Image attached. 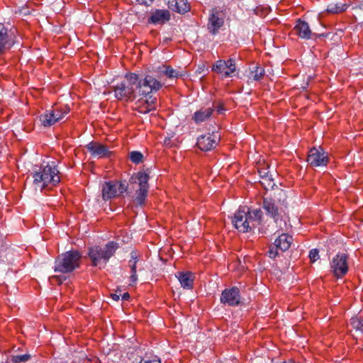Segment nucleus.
I'll return each mask as SVG.
<instances>
[{"label": "nucleus", "instance_id": "nucleus-1", "mask_svg": "<svg viewBox=\"0 0 363 363\" xmlns=\"http://www.w3.org/2000/svg\"><path fill=\"white\" fill-rule=\"evenodd\" d=\"M60 172L54 162L41 166L38 171L33 173V184L35 190L42 191L49 185L56 186L60 182Z\"/></svg>", "mask_w": 363, "mask_h": 363}, {"label": "nucleus", "instance_id": "nucleus-2", "mask_svg": "<svg viewBox=\"0 0 363 363\" xmlns=\"http://www.w3.org/2000/svg\"><path fill=\"white\" fill-rule=\"evenodd\" d=\"M138 75L135 73L127 74L121 84L113 86L115 97L120 101H130L137 96L136 90H139Z\"/></svg>", "mask_w": 363, "mask_h": 363}, {"label": "nucleus", "instance_id": "nucleus-3", "mask_svg": "<svg viewBox=\"0 0 363 363\" xmlns=\"http://www.w3.org/2000/svg\"><path fill=\"white\" fill-rule=\"evenodd\" d=\"M82 255L77 250H71L60 255L55 259L54 270L63 274L69 273L78 268Z\"/></svg>", "mask_w": 363, "mask_h": 363}, {"label": "nucleus", "instance_id": "nucleus-4", "mask_svg": "<svg viewBox=\"0 0 363 363\" xmlns=\"http://www.w3.org/2000/svg\"><path fill=\"white\" fill-rule=\"evenodd\" d=\"M118 248V243L108 242L105 246H94L89 249V257L94 267L106 265L109 259L114 255Z\"/></svg>", "mask_w": 363, "mask_h": 363}, {"label": "nucleus", "instance_id": "nucleus-5", "mask_svg": "<svg viewBox=\"0 0 363 363\" xmlns=\"http://www.w3.org/2000/svg\"><path fill=\"white\" fill-rule=\"evenodd\" d=\"M149 175L144 172H138L133 174L129 182L132 185H136L138 189H136L134 202L136 205L143 206L145 203L149 189Z\"/></svg>", "mask_w": 363, "mask_h": 363}, {"label": "nucleus", "instance_id": "nucleus-6", "mask_svg": "<svg viewBox=\"0 0 363 363\" xmlns=\"http://www.w3.org/2000/svg\"><path fill=\"white\" fill-rule=\"evenodd\" d=\"M262 208L266 213L274 219L277 226L281 230H284L286 226V223L282 219L281 211L279 208L277 201L270 197H265L263 199Z\"/></svg>", "mask_w": 363, "mask_h": 363}, {"label": "nucleus", "instance_id": "nucleus-7", "mask_svg": "<svg viewBox=\"0 0 363 363\" xmlns=\"http://www.w3.org/2000/svg\"><path fill=\"white\" fill-rule=\"evenodd\" d=\"M348 257L345 253H339L334 257L330 262V268L337 278L344 277L348 272Z\"/></svg>", "mask_w": 363, "mask_h": 363}, {"label": "nucleus", "instance_id": "nucleus-8", "mask_svg": "<svg viewBox=\"0 0 363 363\" xmlns=\"http://www.w3.org/2000/svg\"><path fill=\"white\" fill-rule=\"evenodd\" d=\"M224 24V13L223 11L216 8L212 9L210 11L208 23V30L213 35L216 34L218 30Z\"/></svg>", "mask_w": 363, "mask_h": 363}, {"label": "nucleus", "instance_id": "nucleus-9", "mask_svg": "<svg viewBox=\"0 0 363 363\" xmlns=\"http://www.w3.org/2000/svg\"><path fill=\"white\" fill-rule=\"evenodd\" d=\"M140 87L138 94L147 95L152 91H158L162 86V83L150 75L146 76L143 80H139Z\"/></svg>", "mask_w": 363, "mask_h": 363}, {"label": "nucleus", "instance_id": "nucleus-10", "mask_svg": "<svg viewBox=\"0 0 363 363\" xmlns=\"http://www.w3.org/2000/svg\"><path fill=\"white\" fill-rule=\"evenodd\" d=\"M307 162L312 167L325 166L328 158L322 148L313 147L309 151Z\"/></svg>", "mask_w": 363, "mask_h": 363}, {"label": "nucleus", "instance_id": "nucleus-11", "mask_svg": "<svg viewBox=\"0 0 363 363\" xmlns=\"http://www.w3.org/2000/svg\"><path fill=\"white\" fill-rule=\"evenodd\" d=\"M236 69L234 60L229 59L228 60H219L213 65L212 70L221 74L225 77H230Z\"/></svg>", "mask_w": 363, "mask_h": 363}, {"label": "nucleus", "instance_id": "nucleus-12", "mask_svg": "<svg viewBox=\"0 0 363 363\" xmlns=\"http://www.w3.org/2000/svg\"><path fill=\"white\" fill-rule=\"evenodd\" d=\"M220 300L222 303L230 306H238L240 303L239 289L235 286L229 289H225L221 294Z\"/></svg>", "mask_w": 363, "mask_h": 363}, {"label": "nucleus", "instance_id": "nucleus-13", "mask_svg": "<svg viewBox=\"0 0 363 363\" xmlns=\"http://www.w3.org/2000/svg\"><path fill=\"white\" fill-rule=\"evenodd\" d=\"M220 136L215 133H208L205 135H201L197 139V146L202 151H209L214 148L217 145Z\"/></svg>", "mask_w": 363, "mask_h": 363}, {"label": "nucleus", "instance_id": "nucleus-14", "mask_svg": "<svg viewBox=\"0 0 363 363\" xmlns=\"http://www.w3.org/2000/svg\"><path fill=\"white\" fill-rule=\"evenodd\" d=\"M15 43V37H13L8 32V29L5 27L4 23H0V55H2L5 50L12 47Z\"/></svg>", "mask_w": 363, "mask_h": 363}, {"label": "nucleus", "instance_id": "nucleus-15", "mask_svg": "<svg viewBox=\"0 0 363 363\" xmlns=\"http://www.w3.org/2000/svg\"><path fill=\"white\" fill-rule=\"evenodd\" d=\"M247 222V212L245 210V208H240L235 213L233 219V223L235 228L242 233L249 232V225Z\"/></svg>", "mask_w": 363, "mask_h": 363}, {"label": "nucleus", "instance_id": "nucleus-16", "mask_svg": "<svg viewBox=\"0 0 363 363\" xmlns=\"http://www.w3.org/2000/svg\"><path fill=\"white\" fill-rule=\"evenodd\" d=\"M156 98L150 96L148 99H140L135 103V109L140 113H147L156 109Z\"/></svg>", "mask_w": 363, "mask_h": 363}, {"label": "nucleus", "instance_id": "nucleus-17", "mask_svg": "<svg viewBox=\"0 0 363 363\" xmlns=\"http://www.w3.org/2000/svg\"><path fill=\"white\" fill-rule=\"evenodd\" d=\"M247 222L250 227L249 232L254 230L255 228H259L262 220L263 213L260 209H255L250 211L247 209Z\"/></svg>", "mask_w": 363, "mask_h": 363}, {"label": "nucleus", "instance_id": "nucleus-18", "mask_svg": "<svg viewBox=\"0 0 363 363\" xmlns=\"http://www.w3.org/2000/svg\"><path fill=\"white\" fill-rule=\"evenodd\" d=\"M170 19V13L167 9H156L148 18V23L164 24Z\"/></svg>", "mask_w": 363, "mask_h": 363}, {"label": "nucleus", "instance_id": "nucleus-19", "mask_svg": "<svg viewBox=\"0 0 363 363\" xmlns=\"http://www.w3.org/2000/svg\"><path fill=\"white\" fill-rule=\"evenodd\" d=\"M86 148L93 157H103L107 156L108 154L106 146L99 143H89L86 145Z\"/></svg>", "mask_w": 363, "mask_h": 363}, {"label": "nucleus", "instance_id": "nucleus-20", "mask_svg": "<svg viewBox=\"0 0 363 363\" xmlns=\"http://www.w3.org/2000/svg\"><path fill=\"white\" fill-rule=\"evenodd\" d=\"M169 9L179 13H185L190 11V4L187 0H167Z\"/></svg>", "mask_w": 363, "mask_h": 363}, {"label": "nucleus", "instance_id": "nucleus-21", "mask_svg": "<svg viewBox=\"0 0 363 363\" xmlns=\"http://www.w3.org/2000/svg\"><path fill=\"white\" fill-rule=\"evenodd\" d=\"M118 196L117 182H105L102 188V197L104 200L111 199Z\"/></svg>", "mask_w": 363, "mask_h": 363}, {"label": "nucleus", "instance_id": "nucleus-22", "mask_svg": "<svg viewBox=\"0 0 363 363\" xmlns=\"http://www.w3.org/2000/svg\"><path fill=\"white\" fill-rule=\"evenodd\" d=\"M294 30L300 38L303 39H309L312 35V32L308 24L306 21L300 19L297 21V23L294 27Z\"/></svg>", "mask_w": 363, "mask_h": 363}, {"label": "nucleus", "instance_id": "nucleus-23", "mask_svg": "<svg viewBox=\"0 0 363 363\" xmlns=\"http://www.w3.org/2000/svg\"><path fill=\"white\" fill-rule=\"evenodd\" d=\"M293 241V238L288 235L283 233L280 235L274 241V245L279 247V250L284 252L287 250Z\"/></svg>", "mask_w": 363, "mask_h": 363}, {"label": "nucleus", "instance_id": "nucleus-24", "mask_svg": "<svg viewBox=\"0 0 363 363\" xmlns=\"http://www.w3.org/2000/svg\"><path fill=\"white\" fill-rule=\"evenodd\" d=\"M182 286L184 289H191L193 286L194 274L191 272H179L177 275Z\"/></svg>", "mask_w": 363, "mask_h": 363}, {"label": "nucleus", "instance_id": "nucleus-25", "mask_svg": "<svg viewBox=\"0 0 363 363\" xmlns=\"http://www.w3.org/2000/svg\"><path fill=\"white\" fill-rule=\"evenodd\" d=\"M51 109L46 110L43 114L40 116V121L44 127H50L57 123V118L55 117V113Z\"/></svg>", "mask_w": 363, "mask_h": 363}, {"label": "nucleus", "instance_id": "nucleus-26", "mask_svg": "<svg viewBox=\"0 0 363 363\" xmlns=\"http://www.w3.org/2000/svg\"><path fill=\"white\" fill-rule=\"evenodd\" d=\"M213 111L211 108L200 109L194 113V120L196 123H201L211 116Z\"/></svg>", "mask_w": 363, "mask_h": 363}, {"label": "nucleus", "instance_id": "nucleus-27", "mask_svg": "<svg viewBox=\"0 0 363 363\" xmlns=\"http://www.w3.org/2000/svg\"><path fill=\"white\" fill-rule=\"evenodd\" d=\"M131 257L132 259L129 261V266L130 267V285H132L135 283H136L138 280V277L136 274V264H137V254L135 252H131Z\"/></svg>", "mask_w": 363, "mask_h": 363}, {"label": "nucleus", "instance_id": "nucleus-28", "mask_svg": "<svg viewBox=\"0 0 363 363\" xmlns=\"http://www.w3.org/2000/svg\"><path fill=\"white\" fill-rule=\"evenodd\" d=\"M158 72L160 74H164L168 77L169 78H178L179 77H182V74L179 71L174 69L169 66L162 65L158 68Z\"/></svg>", "mask_w": 363, "mask_h": 363}, {"label": "nucleus", "instance_id": "nucleus-29", "mask_svg": "<svg viewBox=\"0 0 363 363\" xmlns=\"http://www.w3.org/2000/svg\"><path fill=\"white\" fill-rule=\"evenodd\" d=\"M50 109L51 111H53V113H55V117L57 118L58 121H60L69 111V108L67 106H64L63 107L53 106Z\"/></svg>", "mask_w": 363, "mask_h": 363}, {"label": "nucleus", "instance_id": "nucleus-30", "mask_svg": "<svg viewBox=\"0 0 363 363\" xmlns=\"http://www.w3.org/2000/svg\"><path fill=\"white\" fill-rule=\"evenodd\" d=\"M346 9H347V5L345 4H342V3H337V4L331 3V4H330L328 6L326 11L328 13H341V12L345 11Z\"/></svg>", "mask_w": 363, "mask_h": 363}, {"label": "nucleus", "instance_id": "nucleus-31", "mask_svg": "<svg viewBox=\"0 0 363 363\" xmlns=\"http://www.w3.org/2000/svg\"><path fill=\"white\" fill-rule=\"evenodd\" d=\"M350 325L356 331L363 333V318L361 317H352L350 319Z\"/></svg>", "mask_w": 363, "mask_h": 363}, {"label": "nucleus", "instance_id": "nucleus-32", "mask_svg": "<svg viewBox=\"0 0 363 363\" xmlns=\"http://www.w3.org/2000/svg\"><path fill=\"white\" fill-rule=\"evenodd\" d=\"M251 77L255 80H260L264 75V69L261 67H255V69L250 72Z\"/></svg>", "mask_w": 363, "mask_h": 363}, {"label": "nucleus", "instance_id": "nucleus-33", "mask_svg": "<svg viewBox=\"0 0 363 363\" xmlns=\"http://www.w3.org/2000/svg\"><path fill=\"white\" fill-rule=\"evenodd\" d=\"M261 179L262 180L260 181V183L262 186H263V187L267 190L270 188L272 189L275 185L274 179L272 177V175Z\"/></svg>", "mask_w": 363, "mask_h": 363}, {"label": "nucleus", "instance_id": "nucleus-34", "mask_svg": "<svg viewBox=\"0 0 363 363\" xmlns=\"http://www.w3.org/2000/svg\"><path fill=\"white\" fill-rule=\"evenodd\" d=\"M30 359V355L29 354H16L11 356V362L13 363H21L28 361Z\"/></svg>", "mask_w": 363, "mask_h": 363}, {"label": "nucleus", "instance_id": "nucleus-35", "mask_svg": "<svg viewBox=\"0 0 363 363\" xmlns=\"http://www.w3.org/2000/svg\"><path fill=\"white\" fill-rule=\"evenodd\" d=\"M130 160L135 164H140L143 162V155L138 151H133L130 153Z\"/></svg>", "mask_w": 363, "mask_h": 363}, {"label": "nucleus", "instance_id": "nucleus-36", "mask_svg": "<svg viewBox=\"0 0 363 363\" xmlns=\"http://www.w3.org/2000/svg\"><path fill=\"white\" fill-rule=\"evenodd\" d=\"M128 190V185L125 184L124 182H117V191H118V196L120 194H122L123 193L127 191Z\"/></svg>", "mask_w": 363, "mask_h": 363}, {"label": "nucleus", "instance_id": "nucleus-37", "mask_svg": "<svg viewBox=\"0 0 363 363\" xmlns=\"http://www.w3.org/2000/svg\"><path fill=\"white\" fill-rule=\"evenodd\" d=\"M308 257L311 262H315L319 259L318 250L317 249H312L309 252Z\"/></svg>", "mask_w": 363, "mask_h": 363}, {"label": "nucleus", "instance_id": "nucleus-38", "mask_svg": "<svg viewBox=\"0 0 363 363\" xmlns=\"http://www.w3.org/2000/svg\"><path fill=\"white\" fill-rule=\"evenodd\" d=\"M278 249L276 245L271 246L267 252V254L270 258H275L278 255Z\"/></svg>", "mask_w": 363, "mask_h": 363}, {"label": "nucleus", "instance_id": "nucleus-39", "mask_svg": "<svg viewBox=\"0 0 363 363\" xmlns=\"http://www.w3.org/2000/svg\"><path fill=\"white\" fill-rule=\"evenodd\" d=\"M258 172L259 174V177L261 178L263 177H267L268 176H270V172L268 170V167H263V168H258Z\"/></svg>", "mask_w": 363, "mask_h": 363}, {"label": "nucleus", "instance_id": "nucleus-40", "mask_svg": "<svg viewBox=\"0 0 363 363\" xmlns=\"http://www.w3.org/2000/svg\"><path fill=\"white\" fill-rule=\"evenodd\" d=\"M50 281H56L58 282V284H62L64 281L66 280V277L65 276H57V275H54V276H52L50 278Z\"/></svg>", "mask_w": 363, "mask_h": 363}, {"label": "nucleus", "instance_id": "nucleus-41", "mask_svg": "<svg viewBox=\"0 0 363 363\" xmlns=\"http://www.w3.org/2000/svg\"><path fill=\"white\" fill-rule=\"evenodd\" d=\"M139 4L150 6L155 0H136Z\"/></svg>", "mask_w": 363, "mask_h": 363}, {"label": "nucleus", "instance_id": "nucleus-42", "mask_svg": "<svg viewBox=\"0 0 363 363\" xmlns=\"http://www.w3.org/2000/svg\"><path fill=\"white\" fill-rule=\"evenodd\" d=\"M130 298V294L128 293H124L122 296V298L123 300H128Z\"/></svg>", "mask_w": 363, "mask_h": 363}, {"label": "nucleus", "instance_id": "nucleus-43", "mask_svg": "<svg viewBox=\"0 0 363 363\" xmlns=\"http://www.w3.org/2000/svg\"><path fill=\"white\" fill-rule=\"evenodd\" d=\"M111 297L113 300L118 301L119 299L120 296L116 294H111Z\"/></svg>", "mask_w": 363, "mask_h": 363}, {"label": "nucleus", "instance_id": "nucleus-44", "mask_svg": "<svg viewBox=\"0 0 363 363\" xmlns=\"http://www.w3.org/2000/svg\"><path fill=\"white\" fill-rule=\"evenodd\" d=\"M144 362L145 363H160V361H157V360L145 361Z\"/></svg>", "mask_w": 363, "mask_h": 363}, {"label": "nucleus", "instance_id": "nucleus-45", "mask_svg": "<svg viewBox=\"0 0 363 363\" xmlns=\"http://www.w3.org/2000/svg\"><path fill=\"white\" fill-rule=\"evenodd\" d=\"M223 110L224 109L222 107H218V110L217 111H218V112L219 113H221Z\"/></svg>", "mask_w": 363, "mask_h": 363}, {"label": "nucleus", "instance_id": "nucleus-46", "mask_svg": "<svg viewBox=\"0 0 363 363\" xmlns=\"http://www.w3.org/2000/svg\"><path fill=\"white\" fill-rule=\"evenodd\" d=\"M359 7H360V9H362V10H363V1H362V3L360 4Z\"/></svg>", "mask_w": 363, "mask_h": 363}, {"label": "nucleus", "instance_id": "nucleus-47", "mask_svg": "<svg viewBox=\"0 0 363 363\" xmlns=\"http://www.w3.org/2000/svg\"><path fill=\"white\" fill-rule=\"evenodd\" d=\"M87 363H99V362H98V360L96 359L94 362H87Z\"/></svg>", "mask_w": 363, "mask_h": 363}]
</instances>
